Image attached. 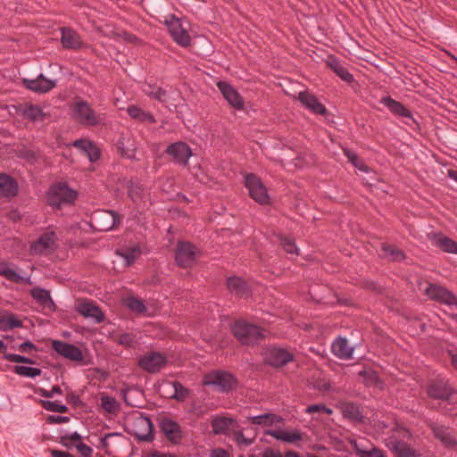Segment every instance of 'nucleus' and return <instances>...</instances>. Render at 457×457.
Segmentation results:
<instances>
[{"label":"nucleus","mask_w":457,"mask_h":457,"mask_svg":"<svg viewBox=\"0 0 457 457\" xmlns=\"http://www.w3.org/2000/svg\"><path fill=\"white\" fill-rule=\"evenodd\" d=\"M167 153L184 165L187 164V161L191 155L188 145L183 142H177L170 145L167 148Z\"/></svg>","instance_id":"21"},{"label":"nucleus","mask_w":457,"mask_h":457,"mask_svg":"<svg viewBox=\"0 0 457 457\" xmlns=\"http://www.w3.org/2000/svg\"><path fill=\"white\" fill-rule=\"evenodd\" d=\"M226 100L235 108H243V100L239 94L227 82L220 81L217 84Z\"/></svg>","instance_id":"18"},{"label":"nucleus","mask_w":457,"mask_h":457,"mask_svg":"<svg viewBox=\"0 0 457 457\" xmlns=\"http://www.w3.org/2000/svg\"><path fill=\"white\" fill-rule=\"evenodd\" d=\"M163 22L176 43L181 46H187L190 44V36L185 26L186 21H181L175 14H168L164 16Z\"/></svg>","instance_id":"2"},{"label":"nucleus","mask_w":457,"mask_h":457,"mask_svg":"<svg viewBox=\"0 0 457 457\" xmlns=\"http://www.w3.org/2000/svg\"><path fill=\"white\" fill-rule=\"evenodd\" d=\"M73 145L83 151L90 162H95L99 158L100 150L91 141L87 139H79L73 143Z\"/></svg>","instance_id":"26"},{"label":"nucleus","mask_w":457,"mask_h":457,"mask_svg":"<svg viewBox=\"0 0 457 457\" xmlns=\"http://www.w3.org/2000/svg\"><path fill=\"white\" fill-rule=\"evenodd\" d=\"M383 103L392 112L403 116V117H410L411 113L409 110H407L401 103L390 98L384 97L381 100Z\"/></svg>","instance_id":"36"},{"label":"nucleus","mask_w":457,"mask_h":457,"mask_svg":"<svg viewBox=\"0 0 457 457\" xmlns=\"http://www.w3.org/2000/svg\"><path fill=\"white\" fill-rule=\"evenodd\" d=\"M4 358L11 362H19V363H27V364L33 363V361L30 359L21 356V355H19V354L6 353V354H4Z\"/></svg>","instance_id":"55"},{"label":"nucleus","mask_w":457,"mask_h":457,"mask_svg":"<svg viewBox=\"0 0 457 457\" xmlns=\"http://www.w3.org/2000/svg\"><path fill=\"white\" fill-rule=\"evenodd\" d=\"M173 395L172 397L179 400L183 401L188 395V390L185 388L180 383L173 382L172 383Z\"/></svg>","instance_id":"48"},{"label":"nucleus","mask_w":457,"mask_h":457,"mask_svg":"<svg viewBox=\"0 0 457 457\" xmlns=\"http://www.w3.org/2000/svg\"><path fill=\"white\" fill-rule=\"evenodd\" d=\"M129 196L134 203H137L144 196L143 188L139 186H132L129 188Z\"/></svg>","instance_id":"56"},{"label":"nucleus","mask_w":457,"mask_h":457,"mask_svg":"<svg viewBox=\"0 0 457 457\" xmlns=\"http://www.w3.org/2000/svg\"><path fill=\"white\" fill-rule=\"evenodd\" d=\"M148 87H149L148 90L145 89V93L147 95H149L150 96H153L160 101L163 100L165 92L162 88L157 87H151V86H149Z\"/></svg>","instance_id":"57"},{"label":"nucleus","mask_w":457,"mask_h":457,"mask_svg":"<svg viewBox=\"0 0 457 457\" xmlns=\"http://www.w3.org/2000/svg\"><path fill=\"white\" fill-rule=\"evenodd\" d=\"M345 154L347 156L348 160L360 170H367V167L361 162V161L358 158V156L349 150H345Z\"/></svg>","instance_id":"54"},{"label":"nucleus","mask_w":457,"mask_h":457,"mask_svg":"<svg viewBox=\"0 0 457 457\" xmlns=\"http://www.w3.org/2000/svg\"><path fill=\"white\" fill-rule=\"evenodd\" d=\"M212 426L216 434H228L234 429L235 421L230 418L220 417L212 420Z\"/></svg>","instance_id":"30"},{"label":"nucleus","mask_w":457,"mask_h":457,"mask_svg":"<svg viewBox=\"0 0 457 457\" xmlns=\"http://www.w3.org/2000/svg\"><path fill=\"white\" fill-rule=\"evenodd\" d=\"M129 433L139 440L149 442L154 438L153 424L151 420L145 416L139 415L134 418Z\"/></svg>","instance_id":"7"},{"label":"nucleus","mask_w":457,"mask_h":457,"mask_svg":"<svg viewBox=\"0 0 457 457\" xmlns=\"http://www.w3.org/2000/svg\"><path fill=\"white\" fill-rule=\"evenodd\" d=\"M395 450L399 457H424L422 453L414 451L404 444L397 445Z\"/></svg>","instance_id":"45"},{"label":"nucleus","mask_w":457,"mask_h":457,"mask_svg":"<svg viewBox=\"0 0 457 457\" xmlns=\"http://www.w3.org/2000/svg\"><path fill=\"white\" fill-rule=\"evenodd\" d=\"M115 341L126 347H133L138 343L136 335L132 333H121L116 336Z\"/></svg>","instance_id":"44"},{"label":"nucleus","mask_w":457,"mask_h":457,"mask_svg":"<svg viewBox=\"0 0 457 457\" xmlns=\"http://www.w3.org/2000/svg\"><path fill=\"white\" fill-rule=\"evenodd\" d=\"M227 286L230 292L237 295H244L247 291L246 283L237 277L229 278Z\"/></svg>","instance_id":"38"},{"label":"nucleus","mask_w":457,"mask_h":457,"mask_svg":"<svg viewBox=\"0 0 457 457\" xmlns=\"http://www.w3.org/2000/svg\"><path fill=\"white\" fill-rule=\"evenodd\" d=\"M119 217L113 212H96L91 218L94 228L100 231H108L114 228Z\"/></svg>","instance_id":"12"},{"label":"nucleus","mask_w":457,"mask_h":457,"mask_svg":"<svg viewBox=\"0 0 457 457\" xmlns=\"http://www.w3.org/2000/svg\"><path fill=\"white\" fill-rule=\"evenodd\" d=\"M14 372L23 377L36 378L41 374V370L27 366H15Z\"/></svg>","instance_id":"46"},{"label":"nucleus","mask_w":457,"mask_h":457,"mask_svg":"<svg viewBox=\"0 0 457 457\" xmlns=\"http://www.w3.org/2000/svg\"><path fill=\"white\" fill-rule=\"evenodd\" d=\"M0 275L17 283H27L29 281L28 278L19 274L5 262H0Z\"/></svg>","instance_id":"32"},{"label":"nucleus","mask_w":457,"mask_h":457,"mask_svg":"<svg viewBox=\"0 0 457 457\" xmlns=\"http://www.w3.org/2000/svg\"><path fill=\"white\" fill-rule=\"evenodd\" d=\"M420 290L432 300L457 308V297L443 287L426 283L420 286Z\"/></svg>","instance_id":"4"},{"label":"nucleus","mask_w":457,"mask_h":457,"mask_svg":"<svg viewBox=\"0 0 457 457\" xmlns=\"http://www.w3.org/2000/svg\"><path fill=\"white\" fill-rule=\"evenodd\" d=\"M23 84L34 92L44 94L54 88L56 86V81L48 79L41 74L35 79H24Z\"/></svg>","instance_id":"16"},{"label":"nucleus","mask_w":457,"mask_h":457,"mask_svg":"<svg viewBox=\"0 0 457 457\" xmlns=\"http://www.w3.org/2000/svg\"><path fill=\"white\" fill-rule=\"evenodd\" d=\"M74 118L81 125L92 127L103 121L101 114L96 113L87 102L77 101L73 108Z\"/></svg>","instance_id":"3"},{"label":"nucleus","mask_w":457,"mask_h":457,"mask_svg":"<svg viewBox=\"0 0 457 457\" xmlns=\"http://www.w3.org/2000/svg\"><path fill=\"white\" fill-rule=\"evenodd\" d=\"M166 363V356L158 352H147L138 361V366L150 373L160 371L165 367Z\"/></svg>","instance_id":"8"},{"label":"nucleus","mask_w":457,"mask_h":457,"mask_svg":"<svg viewBox=\"0 0 457 457\" xmlns=\"http://www.w3.org/2000/svg\"><path fill=\"white\" fill-rule=\"evenodd\" d=\"M22 326L21 320L13 313L8 312H0V329L10 330Z\"/></svg>","instance_id":"28"},{"label":"nucleus","mask_w":457,"mask_h":457,"mask_svg":"<svg viewBox=\"0 0 457 457\" xmlns=\"http://www.w3.org/2000/svg\"><path fill=\"white\" fill-rule=\"evenodd\" d=\"M35 349V345L30 342H25L21 344L19 347V350L23 353H28Z\"/></svg>","instance_id":"60"},{"label":"nucleus","mask_w":457,"mask_h":457,"mask_svg":"<svg viewBox=\"0 0 457 457\" xmlns=\"http://www.w3.org/2000/svg\"><path fill=\"white\" fill-rule=\"evenodd\" d=\"M298 99L303 104L315 113L322 114L326 111L325 107L317 100V98L308 92H300Z\"/></svg>","instance_id":"27"},{"label":"nucleus","mask_w":457,"mask_h":457,"mask_svg":"<svg viewBox=\"0 0 457 457\" xmlns=\"http://www.w3.org/2000/svg\"><path fill=\"white\" fill-rule=\"evenodd\" d=\"M266 433L277 440L293 444L297 446L300 442L303 441L307 437V435L299 429H271L268 430Z\"/></svg>","instance_id":"13"},{"label":"nucleus","mask_w":457,"mask_h":457,"mask_svg":"<svg viewBox=\"0 0 457 457\" xmlns=\"http://www.w3.org/2000/svg\"><path fill=\"white\" fill-rule=\"evenodd\" d=\"M199 255V251L188 242H179L175 259L179 266L187 268L193 265Z\"/></svg>","instance_id":"9"},{"label":"nucleus","mask_w":457,"mask_h":457,"mask_svg":"<svg viewBox=\"0 0 457 457\" xmlns=\"http://www.w3.org/2000/svg\"><path fill=\"white\" fill-rule=\"evenodd\" d=\"M76 197V192L71 190L64 183L53 185L48 192V204L54 207H60L63 204L71 203Z\"/></svg>","instance_id":"5"},{"label":"nucleus","mask_w":457,"mask_h":457,"mask_svg":"<svg viewBox=\"0 0 457 457\" xmlns=\"http://www.w3.org/2000/svg\"><path fill=\"white\" fill-rule=\"evenodd\" d=\"M100 400L101 407L105 412L116 414L119 411L120 404L115 398L106 395H102Z\"/></svg>","instance_id":"37"},{"label":"nucleus","mask_w":457,"mask_h":457,"mask_svg":"<svg viewBox=\"0 0 457 457\" xmlns=\"http://www.w3.org/2000/svg\"><path fill=\"white\" fill-rule=\"evenodd\" d=\"M124 302L126 306L136 313H143L145 311L143 302L133 295L127 297Z\"/></svg>","instance_id":"42"},{"label":"nucleus","mask_w":457,"mask_h":457,"mask_svg":"<svg viewBox=\"0 0 457 457\" xmlns=\"http://www.w3.org/2000/svg\"><path fill=\"white\" fill-rule=\"evenodd\" d=\"M55 394H58V395L62 394V390H61L60 386H53V388L49 391L42 389V395L44 397L53 398Z\"/></svg>","instance_id":"59"},{"label":"nucleus","mask_w":457,"mask_h":457,"mask_svg":"<svg viewBox=\"0 0 457 457\" xmlns=\"http://www.w3.org/2000/svg\"><path fill=\"white\" fill-rule=\"evenodd\" d=\"M305 411L310 414L326 413L328 415H331L333 413V411L330 408L326 407L324 404L310 405L305 409Z\"/></svg>","instance_id":"51"},{"label":"nucleus","mask_w":457,"mask_h":457,"mask_svg":"<svg viewBox=\"0 0 457 457\" xmlns=\"http://www.w3.org/2000/svg\"><path fill=\"white\" fill-rule=\"evenodd\" d=\"M265 354L266 361L275 367L283 366L293 360V353L281 347H270Z\"/></svg>","instance_id":"14"},{"label":"nucleus","mask_w":457,"mask_h":457,"mask_svg":"<svg viewBox=\"0 0 457 457\" xmlns=\"http://www.w3.org/2000/svg\"><path fill=\"white\" fill-rule=\"evenodd\" d=\"M43 405L45 409L50 411H56L59 413H65L68 411V408L65 405L57 403L55 402H45Z\"/></svg>","instance_id":"52"},{"label":"nucleus","mask_w":457,"mask_h":457,"mask_svg":"<svg viewBox=\"0 0 457 457\" xmlns=\"http://www.w3.org/2000/svg\"><path fill=\"white\" fill-rule=\"evenodd\" d=\"M51 454L53 457H66L67 452L54 449L51 450Z\"/></svg>","instance_id":"64"},{"label":"nucleus","mask_w":457,"mask_h":457,"mask_svg":"<svg viewBox=\"0 0 457 457\" xmlns=\"http://www.w3.org/2000/svg\"><path fill=\"white\" fill-rule=\"evenodd\" d=\"M262 457H300L298 453L294 451H287L285 455H283L279 451L268 448L263 453Z\"/></svg>","instance_id":"50"},{"label":"nucleus","mask_w":457,"mask_h":457,"mask_svg":"<svg viewBox=\"0 0 457 457\" xmlns=\"http://www.w3.org/2000/svg\"><path fill=\"white\" fill-rule=\"evenodd\" d=\"M55 237L53 232L45 233L31 245V251L35 254H42L50 251L54 244Z\"/></svg>","instance_id":"20"},{"label":"nucleus","mask_w":457,"mask_h":457,"mask_svg":"<svg viewBox=\"0 0 457 457\" xmlns=\"http://www.w3.org/2000/svg\"><path fill=\"white\" fill-rule=\"evenodd\" d=\"M61 42L66 49H78L82 45L79 35L71 28H62Z\"/></svg>","instance_id":"19"},{"label":"nucleus","mask_w":457,"mask_h":457,"mask_svg":"<svg viewBox=\"0 0 457 457\" xmlns=\"http://www.w3.org/2000/svg\"><path fill=\"white\" fill-rule=\"evenodd\" d=\"M453 390L448 386L447 381L444 379L433 382L428 388V395L436 399L448 400Z\"/></svg>","instance_id":"17"},{"label":"nucleus","mask_w":457,"mask_h":457,"mask_svg":"<svg viewBox=\"0 0 457 457\" xmlns=\"http://www.w3.org/2000/svg\"><path fill=\"white\" fill-rule=\"evenodd\" d=\"M435 436L439 439L446 446H453L455 440L452 435V430L443 426H434L432 428Z\"/></svg>","instance_id":"31"},{"label":"nucleus","mask_w":457,"mask_h":457,"mask_svg":"<svg viewBox=\"0 0 457 457\" xmlns=\"http://www.w3.org/2000/svg\"><path fill=\"white\" fill-rule=\"evenodd\" d=\"M281 245L287 253L298 254V249L292 239L288 237H283L281 238Z\"/></svg>","instance_id":"53"},{"label":"nucleus","mask_w":457,"mask_h":457,"mask_svg":"<svg viewBox=\"0 0 457 457\" xmlns=\"http://www.w3.org/2000/svg\"><path fill=\"white\" fill-rule=\"evenodd\" d=\"M330 68L339 76L343 80L350 82L353 79V76L348 71L343 67L337 61L333 60L329 62Z\"/></svg>","instance_id":"43"},{"label":"nucleus","mask_w":457,"mask_h":457,"mask_svg":"<svg viewBox=\"0 0 457 457\" xmlns=\"http://www.w3.org/2000/svg\"><path fill=\"white\" fill-rule=\"evenodd\" d=\"M332 353L338 358L348 360L352 358L353 348L345 338L339 337L331 345Z\"/></svg>","instance_id":"22"},{"label":"nucleus","mask_w":457,"mask_h":457,"mask_svg":"<svg viewBox=\"0 0 457 457\" xmlns=\"http://www.w3.org/2000/svg\"><path fill=\"white\" fill-rule=\"evenodd\" d=\"M212 457H229V455L225 450L218 448L212 451Z\"/></svg>","instance_id":"61"},{"label":"nucleus","mask_w":457,"mask_h":457,"mask_svg":"<svg viewBox=\"0 0 457 457\" xmlns=\"http://www.w3.org/2000/svg\"><path fill=\"white\" fill-rule=\"evenodd\" d=\"M18 187L16 181L5 173H0V195L5 197L14 196Z\"/></svg>","instance_id":"25"},{"label":"nucleus","mask_w":457,"mask_h":457,"mask_svg":"<svg viewBox=\"0 0 457 457\" xmlns=\"http://www.w3.org/2000/svg\"><path fill=\"white\" fill-rule=\"evenodd\" d=\"M76 447L83 457H89L92 453V449L85 444L79 443Z\"/></svg>","instance_id":"58"},{"label":"nucleus","mask_w":457,"mask_h":457,"mask_svg":"<svg viewBox=\"0 0 457 457\" xmlns=\"http://www.w3.org/2000/svg\"><path fill=\"white\" fill-rule=\"evenodd\" d=\"M381 255L390 261H401L404 258V254L400 249L386 243L381 244Z\"/></svg>","instance_id":"33"},{"label":"nucleus","mask_w":457,"mask_h":457,"mask_svg":"<svg viewBox=\"0 0 457 457\" xmlns=\"http://www.w3.org/2000/svg\"><path fill=\"white\" fill-rule=\"evenodd\" d=\"M232 331L235 337L244 345L253 344L264 337L263 329L244 320L236 321Z\"/></svg>","instance_id":"1"},{"label":"nucleus","mask_w":457,"mask_h":457,"mask_svg":"<svg viewBox=\"0 0 457 457\" xmlns=\"http://www.w3.org/2000/svg\"><path fill=\"white\" fill-rule=\"evenodd\" d=\"M434 243L445 252L457 253V243L447 237L436 235L434 237Z\"/></svg>","instance_id":"35"},{"label":"nucleus","mask_w":457,"mask_h":457,"mask_svg":"<svg viewBox=\"0 0 457 457\" xmlns=\"http://www.w3.org/2000/svg\"><path fill=\"white\" fill-rule=\"evenodd\" d=\"M52 346L56 353L66 359L74 361H80L83 360V353L81 350L73 345L54 340L52 343Z\"/></svg>","instance_id":"15"},{"label":"nucleus","mask_w":457,"mask_h":457,"mask_svg":"<svg viewBox=\"0 0 457 457\" xmlns=\"http://www.w3.org/2000/svg\"><path fill=\"white\" fill-rule=\"evenodd\" d=\"M19 111L23 117L34 121L43 120L45 117V113L38 105L25 104L21 105Z\"/></svg>","instance_id":"29"},{"label":"nucleus","mask_w":457,"mask_h":457,"mask_svg":"<svg viewBox=\"0 0 457 457\" xmlns=\"http://www.w3.org/2000/svg\"><path fill=\"white\" fill-rule=\"evenodd\" d=\"M355 449L360 457H385L382 451L378 448L364 450L361 449L359 445H355Z\"/></svg>","instance_id":"49"},{"label":"nucleus","mask_w":457,"mask_h":457,"mask_svg":"<svg viewBox=\"0 0 457 457\" xmlns=\"http://www.w3.org/2000/svg\"><path fill=\"white\" fill-rule=\"evenodd\" d=\"M75 310L83 317L91 319L96 323L104 320V314L99 307L91 300L79 299L75 303Z\"/></svg>","instance_id":"11"},{"label":"nucleus","mask_w":457,"mask_h":457,"mask_svg":"<svg viewBox=\"0 0 457 457\" xmlns=\"http://www.w3.org/2000/svg\"><path fill=\"white\" fill-rule=\"evenodd\" d=\"M128 113L133 119L142 121H149L151 123L154 122V119L151 113L146 112L137 106H129L128 108Z\"/></svg>","instance_id":"39"},{"label":"nucleus","mask_w":457,"mask_h":457,"mask_svg":"<svg viewBox=\"0 0 457 457\" xmlns=\"http://www.w3.org/2000/svg\"><path fill=\"white\" fill-rule=\"evenodd\" d=\"M204 382L205 385H212L220 391H228L235 386L236 380L225 371L214 370L204 376Z\"/></svg>","instance_id":"10"},{"label":"nucleus","mask_w":457,"mask_h":457,"mask_svg":"<svg viewBox=\"0 0 457 457\" xmlns=\"http://www.w3.org/2000/svg\"><path fill=\"white\" fill-rule=\"evenodd\" d=\"M32 296L46 307H50L53 304L49 292L45 289H41V288L33 289Z\"/></svg>","instance_id":"41"},{"label":"nucleus","mask_w":457,"mask_h":457,"mask_svg":"<svg viewBox=\"0 0 457 457\" xmlns=\"http://www.w3.org/2000/svg\"><path fill=\"white\" fill-rule=\"evenodd\" d=\"M68 439L73 444L80 443L81 436L78 433H73L71 436H68Z\"/></svg>","instance_id":"62"},{"label":"nucleus","mask_w":457,"mask_h":457,"mask_svg":"<svg viewBox=\"0 0 457 457\" xmlns=\"http://www.w3.org/2000/svg\"><path fill=\"white\" fill-rule=\"evenodd\" d=\"M342 412L344 416L352 420H358L360 417L359 409L353 403H344L342 405Z\"/></svg>","instance_id":"47"},{"label":"nucleus","mask_w":457,"mask_h":457,"mask_svg":"<svg viewBox=\"0 0 457 457\" xmlns=\"http://www.w3.org/2000/svg\"><path fill=\"white\" fill-rule=\"evenodd\" d=\"M161 428L167 438L173 444H178L181 438V430L178 423L165 419L161 423Z\"/></svg>","instance_id":"23"},{"label":"nucleus","mask_w":457,"mask_h":457,"mask_svg":"<svg viewBox=\"0 0 457 457\" xmlns=\"http://www.w3.org/2000/svg\"><path fill=\"white\" fill-rule=\"evenodd\" d=\"M236 439L237 442L239 443H245L246 445H250L252 442L251 441H248L245 438L244 435L241 433V432H238L237 435H236Z\"/></svg>","instance_id":"63"},{"label":"nucleus","mask_w":457,"mask_h":457,"mask_svg":"<svg viewBox=\"0 0 457 457\" xmlns=\"http://www.w3.org/2000/svg\"><path fill=\"white\" fill-rule=\"evenodd\" d=\"M251 423L269 427L282 421V419L272 413H265L250 418Z\"/></svg>","instance_id":"34"},{"label":"nucleus","mask_w":457,"mask_h":457,"mask_svg":"<svg viewBox=\"0 0 457 457\" xmlns=\"http://www.w3.org/2000/svg\"><path fill=\"white\" fill-rule=\"evenodd\" d=\"M245 184L250 196L261 204H270V195L267 187L256 175L250 173L245 176Z\"/></svg>","instance_id":"6"},{"label":"nucleus","mask_w":457,"mask_h":457,"mask_svg":"<svg viewBox=\"0 0 457 457\" xmlns=\"http://www.w3.org/2000/svg\"><path fill=\"white\" fill-rule=\"evenodd\" d=\"M312 384L314 388L322 393H327L331 390V385L329 380L324 374L320 372H319L316 376L313 377Z\"/></svg>","instance_id":"40"},{"label":"nucleus","mask_w":457,"mask_h":457,"mask_svg":"<svg viewBox=\"0 0 457 457\" xmlns=\"http://www.w3.org/2000/svg\"><path fill=\"white\" fill-rule=\"evenodd\" d=\"M116 253L125 261V265L129 266L141 255L142 251L138 245L129 244L120 247Z\"/></svg>","instance_id":"24"}]
</instances>
